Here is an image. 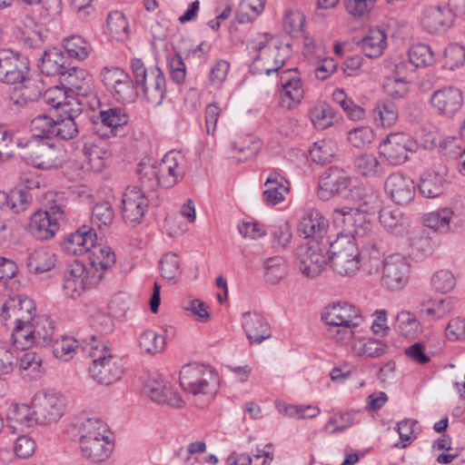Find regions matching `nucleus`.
<instances>
[{"label": "nucleus", "instance_id": "1", "mask_svg": "<svg viewBox=\"0 0 465 465\" xmlns=\"http://www.w3.org/2000/svg\"><path fill=\"white\" fill-rule=\"evenodd\" d=\"M83 350L92 359L89 372L97 383L108 386L121 379L123 367L120 360L104 341L91 335L90 340L84 341Z\"/></svg>", "mask_w": 465, "mask_h": 465}, {"label": "nucleus", "instance_id": "2", "mask_svg": "<svg viewBox=\"0 0 465 465\" xmlns=\"http://www.w3.org/2000/svg\"><path fill=\"white\" fill-rule=\"evenodd\" d=\"M15 145L21 158L36 169H57L63 163L61 150L43 134L18 137Z\"/></svg>", "mask_w": 465, "mask_h": 465}, {"label": "nucleus", "instance_id": "3", "mask_svg": "<svg viewBox=\"0 0 465 465\" xmlns=\"http://www.w3.org/2000/svg\"><path fill=\"white\" fill-rule=\"evenodd\" d=\"M79 447L84 459L91 462H104L114 450L105 423L99 419H86L79 428Z\"/></svg>", "mask_w": 465, "mask_h": 465}, {"label": "nucleus", "instance_id": "4", "mask_svg": "<svg viewBox=\"0 0 465 465\" xmlns=\"http://www.w3.org/2000/svg\"><path fill=\"white\" fill-rule=\"evenodd\" d=\"M351 186V178L343 170L331 167L320 177L318 196L322 200H329L335 195L347 196L348 191L352 193L353 200L361 202L363 205H371L376 203L375 193L364 186Z\"/></svg>", "mask_w": 465, "mask_h": 465}, {"label": "nucleus", "instance_id": "5", "mask_svg": "<svg viewBox=\"0 0 465 465\" xmlns=\"http://www.w3.org/2000/svg\"><path fill=\"white\" fill-rule=\"evenodd\" d=\"M179 380L183 390L195 398L197 407L203 408L213 399L215 388L211 382L213 375L210 368L197 363L185 365L180 371Z\"/></svg>", "mask_w": 465, "mask_h": 465}, {"label": "nucleus", "instance_id": "6", "mask_svg": "<svg viewBox=\"0 0 465 465\" xmlns=\"http://www.w3.org/2000/svg\"><path fill=\"white\" fill-rule=\"evenodd\" d=\"M130 66L146 102L153 106L160 105L166 94V80L163 71L158 66L146 67L140 58H133Z\"/></svg>", "mask_w": 465, "mask_h": 465}, {"label": "nucleus", "instance_id": "7", "mask_svg": "<svg viewBox=\"0 0 465 465\" xmlns=\"http://www.w3.org/2000/svg\"><path fill=\"white\" fill-rule=\"evenodd\" d=\"M361 253L352 237L337 236L330 243L331 266L341 276H354L361 268Z\"/></svg>", "mask_w": 465, "mask_h": 465}, {"label": "nucleus", "instance_id": "8", "mask_svg": "<svg viewBox=\"0 0 465 465\" xmlns=\"http://www.w3.org/2000/svg\"><path fill=\"white\" fill-rule=\"evenodd\" d=\"M249 48L256 54L251 64V72L254 74H265L270 75L278 73L285 64L284 50L269 43L267 35H259L249 44Z\"/></svg>", "mask_w": 465, "mask_h": 465}, {"label": "nucleus", "instance_id": "9", "mask_svg": "<svg viewBox=\"0 0 465 465\" xmlns=\"http://www.w3.org/2000/svg\"><path fill=\"white\" fill-rule=\"evenodd\" d=\"M35 304L27 296L15 295L10 297L3 305L0 320L3 324L15 334L20 329H26L35 317Z\"/></svg>", "mask_w": 465, "mask_h": 465}, {"label": "nucleus", "instance_id": "10", "mask_svg": "<svg viewBox=\"0 0 465 465\" xmlns=\"http://www.w3.org/2000/svg\"><path fill=\"white\" fill-rule=\"evenodd\" d=\"M54 327L53 321L46 316L36 317L26 329H20L12 334V341L16 349L26 350L33 345L45 347L54 340Z\"/></svg>", "mask_w": 465, "mask_h": 465}, {"label": "nucleus", "instance_id": "11", "mask_svg": "<svg viewBox=\"0 0 465 465\" xmlns=\"http://www.w3.org/2000/svg\"><path fill=\"white\" fill-rule=\"evenodd\" d=\"M329 240L319 242L311 240L298 251L299 269L307 278L318 276L330 262Z\"/></svg>", "mask_w": 465, "mask_h": 465}, {"label": "nucleus", "instance_id": "12", "mask_svg": "<svg viewBox=\"0 0 465 465\" xmlns=\"http://www.w3.org/2000/svg\"><path fill=\"white\" fill-rule=\"evenodd\" d=\"M333 224L341 232L338 236L363 237L371 232L372 225L364 212L357 208L341 207L332 212Z\"/></svg>", "mask_w": 465, "mask_h": 465}, {"label": "nucleus", "instance_id": "13", "mask_svg": "<svg viewBox=\"0 0 465 465\" xmlns=\"http://www.w3.org/2000/svg\"><path fill=\"white\" fill-rule=\"evenodd\" d=\"M102 280L103 273H92L82 262H74L64 272L63 290L65 295L75 299L85 289L96 286Z\"/></svg>", "mask_w": 465, "mask_h": 465}, {"label": "nucleus", "instance_id": "14", "mask_svg": "<svg viewBox=\"0 0 465 465\" xmlns=\"http://www.w3.org/2000/svg\"><path fill=\"white\" fill-rule=\"evenodd\" d=\"M417 149V142L405 133H391L379 144V153L391 165L405 163Z\"/></svg>", "mask_w": 465, "mask_h": 465}, {"label": "nucleus", "instance_id": "15", "mask_svg": "<svg viewBox=\"0 0 465 465\" xmlns=\"http://www.w3.org/2000/svg\"><path fill=\"white\" fill-rule=\"evenodd\" d=\"M411 265L408 259L400 253H392L383 259L381 284L391 292L402 290L409 282Z\"/></svg>", "mask_w": 465, "mask_h": 465}, {"label": "nucleus", "instance_id": "16", "mask_svg": "<svg viewBox=\"0 0 465 465\" xmlns=\"http://www.w3.org/2000/svg\"><path fill=\"white\" fill-rule=\"evenodd\" d=\"M32 404L39 425L55 422L63 416V397L54 390L37 391L32 399Z\"/></svg>", "mask_w": 465, "mask_h": 465}, {"label": "nucleus", "instance_id": "17", "mask_svg": "<svg viewBox=\"0 0 465 465\" xmlns=\"http://www.w3.org/2000/svg\"><path fill=\"white\" fill-rule=\"evenodd\" d=\"M101 78L104 86L118 102L131 103L135 100L137 93L133 81L120 67H104Z\"/></svg>", "mask_w": 465, "mask_h": 465}, {"label": "nucleus", "instance_id": "18", "mask_svg": "<svg viewBox=\"0 0 465 465\" xmlns=\"http://www.w3.org/2000/svg\"><path fill=\"white\" fill-rule=\"evenodd\" d=\"M29 59L9 48L0 49V82L15 84L30 71Z\"/></svg>", "mask_w": 465, "mask_h": 465}, {"label": "nucleus", "instance_id": "19", "mask_svg": "<svg viewBox=\"0 0 465 465\" xmlns=\"http://www.w3.org/2000/svg\"><path fill=\"white\" fill-rule=\"evenodd\" d=\"M158 165V185L169 189L177 184L184 176L186 160L179 151H170Z\"/></svg>", "mask_w": 465, "mask_h": 465}, {"label": "nucleus", "instance_id": "20", "mask_svg": "<svg viewBox=\"0 0 465 465\" xmlns=\"http://www.w3.org/2000/svg\"><path fill=\"white\" fill-rule=\"evenodd\" d=\"M430 102L438 115L452 118L462 107L463 95L459 88L445 86L434 91Z\"/></svg>", "mask_w": 465, "mask_h": 465}, {"label": "nucleus", "instance_id": "21", "mask_svg": "<svg viewBox=\"0 0 465 465\" xmlns=\"http://www.w3.org/2000/svg\"><path fill=\"white\" fill-rule=\"evenodd\" d=\"M122 205L124 222L132 226L139 224L148 208L145 192L136 186L128 187L123 195Z\"/></svg>", "mask_w": 465, "mask_h": 465}, {"label": "nucleus", "instance_id": "22", "mask_svg": "<svg viewBox=\"0 0 465 465\" xmlns=\"http://www.w3.org/2000/svg\"><path fill=\"white\" fill-rule=\"evenodd\" d=\"M454 14L451 7L440 5L428 6L420 16L422 28L432 35L446 32L453 24Z\"/></svg>", "mask_w": 465, "mask_h": 465}, {"label": "nucleus", "instance_id": "23", "mask_svg": "<svg viewBox=\"0 0 465 465\" xmlns=\"http://www.w3.org/2000/svg\"><path fill=\"white\" fill-rule=\"evenodd\" d=\"M385 192L397 204H407L415 196L413 180L401 172L391 173L384 182Z\"/></svg>", "mask_w": 465, "mask_h": 465}, {"label": "nucleus", "instance_id": "24", "mask_svg": "<svg viewBox=\"0 0 465 465\" xmlns=\"http://www.w3.org/2000/svg\"><path fill=\"white\" fill-rule=\"evenodd\" d=\"M282 89L281 91V106L292 109L301 104L304 96V86L296 71H282L280 74Z\"/></svg>", "mask_w": 465, "mask_h": 465}, {"label": "nucleus", "instance_id": "25", "mask_svg": "<svg viewBox=\"0 0 465 465\" xmlns=\"http://www.w3.org/2000/svg\"><path fill=\"white\" fill-rule=\"evenodd\" d=\"M82 118V108L79 104L73 107L72 104L64 106V111L54 120L53 134L60 140L74 139L79 133V123Z\"/></svg>", "mask_w": 465, "mask_h": 465}, {"label": "nucleus", "instance_id": "26", "mask_svg": "<svg viewBox=\"0 0 465 465\" xmlns=\"http://www.w3.org/2000/svg\"><path fill=\"white\" fill-rule=\"evenodd\" d=\"M322 318L328 325H341L358 327L362 322L360 309L348 302H338L328 306Z\"/></svg>", "mask_w": 465, "mask_h": 465}, {"label": "nucleus", "instance_id": "27", "mask_svg": "<svg viewBox=\"0 0 465 465\" xmlns=\"http://www.w3.org/2000/svg\"><path fill=\"white\" fill-rule=\"evenodd\" d=\"M106 137L96 136L88 138L83 148V153L88 168L94 172H101L104 169L111 156Z\"/></svg>", "mask_w": 465, "mask_h": 465}, {"label": "nucleus", "instance_id": "28", "mask_svg": "<svg viewBox=\"0 0 465 465\" xmlns=\"http://www.w3.org/2000/svg\"><path fill=\"white\" fill-rule=\"evenodd\" d=\"M61 84L72 94L84 98L94 95L92 75L83 68L72 67L60 77Z\"/></svg>", "mask_w": 465, "mask_h": 465}, {"label": "nucleus", "instance_id": "29", "mask_svg": "<svg viewBox=\"0 0 465 465\" xmlns=\"http://www.w3.org/2000/svg\"><path fill=\"white\" fill-rule=\"evenodd\" d=\"M144 390L150 399L155 402L173 408H182L184 405L180 393L161 378L150 379Z\"/></svg>", "mask_w": 465, "mask_h": 465}, {"label": "nucleus", "instance_id": "30", "mask_svg": "<svg viewBox=\"0 0 465 465\" xmlns=\"http://www.w3.org/2000/svg\"><path fill=\"white\" fill-rule=\"evenodd\" d=\"M242 326L251 344H260L272 336L269 322L257 312L242 313Z\"/></svg>", "mask_w": 465, "mask_h": 465}, {"label": "nucleus", "instance_id": "31", "mask_svg": "<svg viewBox=\"0 0 465 465\" xmlns=\"http://www.w3.org/2000/svg\"><path fill=\"white\" fill-rule=\"evenodd\" d=\"M100 122L94 123V132L95 134L109 138L116 135L119 127L128 123L129 117L125 110L122 107H112L100 111Z\"/></svg>", "mask_w": 465, "mask_h": 465}, {"label": "nucleus", "instance_id": "32", "mask_svg": "<svg viewBox=\"0 0 465 465\" xmlns=\"http://www.w3.org/2000/svg\"><path fill=\"white\" fill-rule=\"evenodd\" d=\"M7 428L16 433L23 430L25 428H32L38 425L37 418L35 417V410L33 404H20L12 403L6 411Z\"/></svg>", "mask_w": 465, "mask_h": 465}, {"label": "nucleus", "instance_id": "33", "mask_svg": "<svg viewBox=\"0 0 465 465\" xmlns=\"http://www.w3.org/2000/svg\"><path fill=\"white\" fill-rule=\"evenodd\" d=\"M329 228L328 220L315 209L310 210L302 218L299 230L305 238H312L319 242L328 240L325 236Z\"/></svg>", "mask_w": 465, "mask_h": 465}, {"label": "nucleus", "instance_id": "34", "mask_svg": "<svg viewBox=\"0 0 465 465\" xmlns=\"http://www.w3.org/2000/svg\"><path fill=\"white\" fill-rule=\"evenodd\" d=\"M95 241L96 233L94 230L84 226L68 235L62 243V248L70 255H82L90 252Z\"/></svg>", "mask_w": 465, "mask_h": 465}, {"label": "nucleus", "instance_id": "35", "mask_svg": "<svg viewBox=\"0 0 465 465\" xmlns=\"http://www.w3.org/2000/svg\"><path fill=\"white\" fill-rule=\"evenodd\" d=\"M263 201L269 205H276L285 200L289 193V182L278 172L270 173L264 183Z\"/></svg>", "mask_w": 465, "mask_h": 465}, {"label": "nucleus", "instance_id": "36", "mask_svg": "<svg viewBox=\"0 0 465 465\" xmlns=\"http://www.w3.org/2000/svg\"><path fill=\"white\" fill-rule=\"evenodd\" d=\"M389 346L381 340L357 336L351 345V352L362 358H379L388 351Z\"/></svg>", "mask_w": 465, "mask_h": 465}, {"label": "nucleus", "instance_id": "37", "mask_svg": "<svg viewBox=\"0 0 465 465\" xmlns=\"http://www.w3.org/2000/svg\"><path fill=\"white\" fill-rule=\"evenodd\" d=\"M55 217H51L44 211L35 212L30 220L29 230L33 236L39 240L52 238L58 230Z\"/></svg>", "mask_w": 465, "mask_h": 465}, {"label": "nucleus", "instance_id": "38", "mask_svg": "<svg viewBox=\"0 0 465 465\" xmlns=\"http://www.w3.org/2000/svg\"><path fill=\"white\" fill-rule=\"evenodd\" d=\"M361 47L369 58H377L383 54L387 46V35L384 30L377 27L370 28L361 38Z\"/></svg>", "mask_w": 465, "mask_h": 465}, {"label": "nucleus", "instance_id": "39", "mask_svg": "<svg viewBox=\"0 0 465 465\" xmlns=\"http://www.w3.org/2000/svg\"><path fill=\"white\" fill-rule=\"evenodd\" d=\"M90 271L92 273H103L111 268L116 261V256L111 247L102 244H94L89 252Z\"/></svg>", "mask_w": 465, "mask_h": 465}, {"label": "nucleus", "instance_id": "40", "mask_svg": "<svg viewBox=\"0 0 465 465\" xmlns=\"http://www.w3.org/2000/svg\"><path fill=\"white\" fill-rule=\"evenodd\" d=\"M379 219L383 228L391 234L401 236L408 232V220L399 209L383 208Z\"/></svg>", "mask_w": 465, "mask_h": 465}, {"label": "nucleus", "instance_id": "41", "mask_svg": "<svg viewBox=\"0 0 465 465\" xmlns=\"http://www.w3.org/2000/svg\"><path fill=\"white\" fill-rule=\"evenodd\" d=\"M456 218L452 209L440 208L425 214L423 223L435 232L446 233L451 230V225L456 223Z\"/></svg>", "mask_w": 465, "mask_h": 465}, {"label": "nucleus", "instance_id": "42", "mask_svg": "<svg viewBox=\"0 0 465 465\" xmlns=\"http://www.w3.org/2000/svg\"><path fill=\"white\" fill-rule=\"evenodd\" d=\"M354 168L361 176L367 178H381L385 171L383 164L372 153H362L354 159Z\"/></svg>", "mask_w": 465, "mask_h": 465}, {"label": "nucleus", "instance_id": "43", "mask_svg": "<svg viewBox=\"0 0 465 465\" xmlns=\"http://www.w3.org/2000/svg\"><path fill=\"white\" fill-rule=\"evenodd\" d=\"M15 84V92L11 96L15 104L24 106L28 103L36 101L41 95L37 82L30 78L29 74H26L24 80Z\"/></svg>", "mask_w": 465, "mask_h": 465}, {"label": "nucleus", "instance_id": "44", "mask_svg": "<svg viewBox=\"0 0 465 465\" xmlns=\"http://www.w3.org/2000/svg\"><path fill=\"white\" fill-rule=\"evenodd\" d=\"M65 57L58 48H52L45 51L41 56L40 69L46 75H60L66 72Z\"/></svg>", "mask_w": 465, "mask_h": 465}, {"label": "nucleus", "instance_id": "45", "mask_svg": "<svg viewBox=\"0 0 465 465\" xmlns=\"http://www.w3.org/2000/svg\"><path fill=\"white\" fill-rule=\"evenodd\" d=\"M453 309L449 298H439L424 301L420 303V312L428 320H440L448 316Z\"/></svg>", "mask_w": 465, "mask_h": 465}, {"label": "nucleus", "instance_id": "46", "mask_svg": "<svg viewBox=\"0 0 465 465\" xmlns=\"http://www.w3.org/2000/svg\"><path fill=\"white\" fill-rule=\"evenodd\" d=\"M55 263V255L47 248H40L32 252L26 260L31 272L43 273L50 271Z\"/></svg>", "mask_w": 465, "mask_h": 465}, {"label": "nucleus", "instance_id": "47", "mask_svg": "<svg viewBox=\"0 0 465 465\" xmlns=\"http://www.w3.org/2000/svg\"><path fill=\"white\" fill-rule=\"evenodd\" d=\"M106 34L115 41H124L129 37L130 28L125 15L119 11H113L106 18Z\"/></svg>", "mask_w": 465, "mask_h": 465}, {"label": "nucleus", "instance_id": "48", "mask_svg": "<svg viewBox=\"0 0 465 465\" xmlns=\"http://www.w3.org/2000/svg\"><path fill=\"white\" fill-rule=\"evenodd\" d=\"M372 117L377 126L389 128L397 122L399 113L392 102L383 101L375 105L372 111Z\"/></svg>", "mask_w": 465, "mask_h": 465}, {"label": "nucleus", "instance_id": "49", "mask_svg": "<svg viewBox=\"0 0 465 465\" xmlns=\"http://www.w3.org/2000/svg\"><path fill=\"white\" fill-rule=\"evenodd\" d=\"M62 45L70 57L80 61L86 59L92 51L90 43L77 35L64 38Z\"/></svg>", "mask_w": 465, "mask_h": 465}, {"label": "nucleus", "instance_id": "50", "mask_svg": "<svg viewBox=\"0 0 465 465\" xmlns=\"http://www.w3.org/2000/svg\"><path fill=\"white\" fill-rule=\"evenodd\" d=\"M444 177L434 172L423 173L420 178L419 188L420 193L428 198L439 196L444 191Z\"/></svg>", "mask_w": 465, "mask_h": 465}, {"label": "nucleus", "instance_id": "51", "mask_svg": "<svg viewBox=\"0 0 465 465\" xmlns=\"http://www.w3.org/2000/svg\"><path fill=\"white\" fill-rule=\"evenodd\" d=\"M309 116L314 127L324 130L332 125L335 118L332 107L324 103L315 104L309 111Z\"/></svg>", "mask_w": 465, "mask_h": 465}, {"label": "nucleus", "instance_id": "52", "mask_svg": "<svg viewBox=\"0 0 465 465\" xmlns=\"http://www.w3.org/2000/svg\"><path fill=\"white\" fill-rule=\"evenodd\" d=\"M395 328L405 337L416 338L422 331L416 315L410 311H401L395 317Z\"/></svg>", "mask_w": 465, "mask_h": 465}, {"label": "nucleus", "instance_id": "53", "mask_svg": "<svg viewBox=\"0 0 465 465\" xmlns=\"http://www.w3.org/2000/svg\"><path fill=\"white\" fill-rule=\"evenodd\" d=\"M0 201L5 202V209L14 213L25 212L32 202V196L25 190H15L8 195L0 193Z\"/></svg>", "mask_w": 465, "mask_h": 465}, {"label": "nucleus", "instance_id": "54", "mask_svg": "<svg viewBox=\"0 0 465 465\" xmlns=\"http://www.w3.org/2000/svg\"><path fill=\"white\" fill-rule=\"evenodd\" d=\"M137 341L141 351L149 355L161 352L165 346L164 338L150 329L142 331L137 338Z\"/></svg>", "mask_w": 465, "mask_h": 465}, {"label": "nucleus", "instance_id": "55", "mask_svg": "<svg viewBox=\"0 0 465 465\" xmlns=\"http://www.w3.org/2000/svg\"><path fill=\"white\" fill-rule=\"evenodd\" d=\"M261 147V141L252 134L238 137L232 142V149L241 154L240 160H247L256 155Z\"/></svg>", "mask_w": 465, "mask_h": 465}, {"label": "nucleus", "instance_id": "56", "mask_svg": "<svg viewBox=\"0 0 465 465\" xmlns=\"http://www.w3.org/2000/svg\"><path fill=\"white\" fill-rule=\"evenodd\" d=\"M336 152V143L331 139H323L314 143L309 153L313 162L323 164L330 162Z\"/></svg>", "mask_w": 465, "mask_h": 465}, {"label": "nucleus", "instance_id": "57", "mask_svg": "<svg viewBox=\"0 0 465 465\" xmlns=\"http://www.w3.org/2000/svg\"><path fill=\"white\" fill-rule=\"evenodd\" d=\"M114 217L111 203L107 201L97 203L92 210L91 223L99 229L108 228Z\"/></svg>", "mask_w": 465, "mask_h": 465}, {"label": "nucleus", "instance_id": "58", "mask_svg": "<svg viewBox=\"0 0 465 465\" xmlns=\"http://www.w3.org/2000/svg\"><path fill=\"white\" fill-rule=\"evenodd\" d=\"M272 248L276 252H282L288 248L292 239L291 226L287 222H282L272 227Z\"/></svg>", "mask_w": 465, "mask_h": 465}, {"label": "nucleus", "instance_id": "59", "mask_svg": "<svg viewBox=\"0 0 465 465\" xmlns=\"http://www.w3.org/2000/svg\"><path fill=\"white\" fill-rule=\"evenodd\" d=\"M265 0H242L236 12L241 24L254 20L264 9Z\"/></svg>", "mask_w": 465, "mask_h": 465}, {"label": "nucleus", "instance_id": "60", "mask_svg": "<svg viewBox=\"0 0 465 465\" xmlns=\"http://www.w3.org/2000/svg\"><path fill=\"white\" fill-rule=\"evenodd\" d=\"M375 139V133L371 126L359 125L348 131L347 140L356 148H363Z\"/></svg>", "mask_w": 465, "mask_h": 465}, {"label": "nucleus", "instance_id": "61", "mask_svg": "<svg viewBox=\"0 0 465 465\" xmlns=\"http://www.w3.org/2000/svg\"><path fill=\"white\" fill-rule=\"evenodd\" d=\"M264 277L271 283L278 282L285 274L286 263L282 256H274L263 262Z\"/></svg>", "mask_w": 465, "mask_h": 465}, {"label": "nucleus", "instance_id": "62", "mask_svg": "<svg viewBox=\"0 0 465 465\" xmlns=\"http://www.w3.org/2000/svg\"><path fill=\"white\" fill-rule=\"evenodd\" d=\"M411 64L415 67L428 66L433 64L434 55L430 47L425 44L413 45L408 52Z\"/></svg>", "mask_w": 465, "mask_h": 465}, {"label": "nucleus", "instance_id": "63", "mask_svg": "<svg viewBox=\"0 0 465 465\" xmlns=\"http://www.w3.org/2000/svg\"><path fill=\"white\" fill-rule=\"evenodd\" d=\"M77 348L78 341L75 339L64 336L54 341L53 353L55 358L67 361L74 357Z\"/></svg>", "mask_w": 465, "mask_h": 465}, {"label": "nucleus", "instance_id": "64", "mask_svg": "<svg viewBox=\"0 0 465 465\" xmlns=\"http://www.w3.org/2000/svg\"><path fill=\"white\" fill-rule=\"evenodd\" d=\"M456 284L454 274L449 270H439L433 273L430 279L431 288L440 293L450 292Z\"/></svg>", "mask_w": 465, "mask_h": 465}]
</instances>
